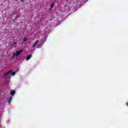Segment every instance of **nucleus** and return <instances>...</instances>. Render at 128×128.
Masks as SVG:
<instances>
[{"mask_svg": "<svg viewBox=\"0 0 128 128\" xmlns=\"http://www.w3.org/2000/svg\"><path fill=\"white\" fill-rule=\"evenodd\" d=\"M12 70H10L9 72L6 73L4 76V77L6 78H8V74H10L11 76H14L16 74V72H14L12 73Z\"/></svg>", "mask_w": 128, "mask_h": 128, "instance_id": "obj_1", "label": "nucleus"}, {"mask_svg": "<svg viewBox=\"0 0 128 128\" xmlns=\"http://www.w3.org/2000/svg\"><path fill=\"white\" fill-rule=\"evenodd\" d=\"M22 52V50L17 51L16 53H14L12 58H18Z\"/></svg>", "mask_w": 128, "mask_h": 128, "instance_id": "obj_2", "label": "nucleus"}, {"mask_svg": "<svg viewBox=\"0 0 128 128\" xmlns=\"http://www.w3.org/2000/svg\"><path fill=\"white\" fill-rule=\"evenodd\" d=\"M22 52V50L17 51L16 53H14L12 58H18Z\"/></svg>", "mask_w": 128, "mask_h": 128, "instance_id": "obj_3", "label": "nucleus"}, {"mask_svg": "<svg viewBox=\"0 0 128 128\" xmlns=\"http://www.w3.org/2000/svg\"><path fill=\"white\" fill-rule=\"evenodd\" d=\"M38 40H37L36 41V42L33 45V48H35V46H36L37 48H40V46H38Z\"/></svg>", "mask_w": 128, "mask_h": 128, "instance_id": "obj_4", "label": "nucleus"}, {"mask_svg": "<svg viewBox=\"0 0 128 128\" xmlns=\"http://www.w3.org/2000/svg\"><path fill=\"white\" fill-rule=\"evenodd\" d=\"M68 8L70 9V10H71L74 8V6L72 4H70L68 6Z\"/></svg>", "mask_w": 128, "mask_h": 128, "instance_id": "obj_5", "label": "nucleus"}, {"mask_svg": "<svg viewBox=\"0 0 128 128\" xmlns=\"http://www.w3.org/2000/svg\"><path fill=\"white\" fill-rule=\"evenodd\" d=\"M31 58H32V55L26 56V60H30Z\"/></svg>", "mask_w": 128, "mask_h": 128, "instance_id": "obj_6", "label": "nucleus"}, {"mask_svg": "<svg viewBox=\"0 0 128 128\" xmlns=\"http://www.w3.org/2000/svg\"><path fill=\"white\" fill-rule=\"evenodd\" d=\"M12 97H10L9 100H8V104H10V102L12 101Z\"/></svg>", "mask_w": 128, "mask_h": 128, "instance_id": "obj_7", "label": "nucleus"}, {"mask_svg": "<svg viewBox=\"0 0 128 128\" xmlns=\"http://www.w3.org/2000/svg\"><path fill=\"white\" fill-rule=\"evenodd\" d=\"M16 94V92L12 90L11 92V94H12L13 96V94Z\"/></svg>", "mask_w": 128, "mask_h": 128, "instance_id": "obj_8", "label": "nucleus"}, {"mask_svg": "<svg viewBox=\"0 0 128 128\" xmlns=\"http://www.w3.org/2000/svg\"><path fill=\"white\" fill-rule=\"evenodd\" d=\"M54 4H52L51 6V8H54Z\"/></svg>", "mask_w": 128, "mask_h": 128, "instance_id": "obj_9", "label": "nucleus"}, {"mask_svg": "<svg viewBox=\"0 0 128 128\" xmlns=\"http://www.w3.org/2000/svg\"><path fill=\"white\" fill-rule=\"evenodd\" d=\"M27 40H28V38H25L24 39V42H26Z\"/></svg>", "mask_w": 128, "mask_h": 128, "instance_id": "obj_10", "label": "nucleus"}, {"mask_svg": "<svg viewBox=\"0 0 128 128\" xmlns=\"http://www.w3.org/2000/svg\"><path fill=\"white\" fill-rule=\"evenodd\" d=\"M22 2H24V0H20Z\"/></svg>", "mask_w": 128, "mask_h": 128, "instance_id": "obj_11", "label": "nucleus"}, {"mask_svg": "<svg viewBox=\"0 0 128 128\" xmlns=\"http://www.w3.org/2000/svg\"><path fill=\"white\" fill-rule=\"evenodd\" d=\"M14 44H16V42L14 43Z\"/></svg>", "mask_w": 128, "mask_h": 128, "instance_id": "obj_12", "label": "nucleus"}, {"mask_svg": "<svg viewBox=\"0 0 128 128\" xmlns=\"http://www.w3.org/2000/svg\"><path fill=\"white\" fill-rule=\"evenodd\" d=\"M56 0H55V2H56Z\"/></svg>", "mask_w": 128, "mask_h": 128, "instance_id": "obj_13", "label": "nucleus"}]
</instances>
